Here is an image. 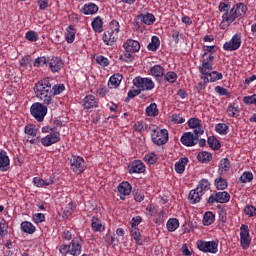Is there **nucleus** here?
Instances as JSON below:
<instances>
[{
    "instance_id": "obj_1",
    "label": "nucleus",
    "mask_w": 256,
    "mask_h": 256,
    "mask_svg": "<svg viewBox=\"0 0 256 256\" xmlns=\"http://www.w3.org/2000/svg\"><path fill=\"white\" fill-rule=\"evenodd\" d=\"M51 78H44L38 81L34 86V93L42 101L43 105H51L53 103V89L51 88Z\"/></svg>"
},
{
    "instance_id": "obj_2",
    "label": "nucleus",
    "mask_w": 256,
    "mask_h": 256,
    "mask_svg": "<svg viewBox=\"0 0 256 256\" xmlns=\"http://www.w3.org/2000/svg\"><path fill=\"white\" fill-rule=\"evenodd\" d=\"M247 13V6L243 3H239L234 5L230 10L225 12L222 15V23H226L227 25H231L235 21V19L239 17H243Z\"/></svg>"
},
{
    "instance_id": "obj_3",
    "label": "nucleus",
    "mask_w": 256,
    "mask_h": 256,
    "mask_svg": "<svg viewBox=\"0 0 256 256\" xmlns=\"http://www.w3.org/2000/svg\"><path fill=\"white\" fill-rule=\"evenodd\" d=\"M83 247V239L81 237L74 238L70 245L62 244L59 246V252L62 255H73V256H79L81 255V249Z\"/></svg>"
},
{
    "instance_id": "obj_4",
    "label": "nucleus",
    "mask_w": 256,
    "mask_h": 256,
    "mask_svg": "<svg viewBox=\"0 0 256 256\" xmlns=\"http://www.w3.org/2000/svg\"><path fill=\"white\" fill-rule=\"evenodd\" d=\"M149 131H151L152 141L155 145H165L169 141V131L167 129L159 130L155 126H149Z\"/></svg>"
},
{
    "instance_id": "obj_5",
    "label": "nucleus",
    "mask_w": 256,
    "mask_h": 256,
    "mask_svg": "<svg viewBox=\"0 0 256 256\" xmlns=\"http://www.w3.org/2000/svg\"><path fill=\"white\" fill-rule=\"evenodd\" d=\"M30 113L38 123H43L45 121V116L47 115V106L40 102H35L30 107Z\"/></svg>"
},
{
    "instance_id": "obj_6",
    "label": "nucleus",
    "mask_w": 256,
    "mask_h": 256,
    "mask_svg": "<svg viewBox=\"0 0 256 256\" xmlns=\"http://www.w3.org/2000/svg\"><path fill=\"white\" fill-rule=\"evenodd\" d=\"M133 85L140 91V93L141 91H152V89H155L153 80L149 78H141L139 76L133 80Z\"/></svg>"
},
{
    "instance_id": "obj_7",
    "label": "nucleus",
    "mask_w": 256,
    "mask_h": 256,
    "mask_svg": "<svg viewBox=\"0 0 256 256\" xmlns=\"http://www.w3.org/2000/svg\"><path fill=\"white\" fill-rule=\"evenodd\" d=\"M213 61H215V56L212 54L207 56V53H204L202 55V65L199 66V71L202 75L206 76L211 71H213Z\"/></svg>"
},
{
    "instance_id": "obj_8",
    "label": "nucleus",
    "mask_w": 256,
    "mask_h": 256,
    "mask_svg": "<svg viewBox=\"0 0 256 256\" xmlns=\"http://www.w3.org/2000/svg\"><path fill=\"white\" fill-rule=\"evenodd\" d=\"M70 169L77 175H81L85 169H87V164L83 157L80 156H72L70 159Z\"/></svg>"
},
{
    "instance_id": "obj_9",
    "label": "nucleus",
    "mask_w": 256,
    "mask_h": 256,
    "mask_svg": "<svg viewBox=\"0 0 256 256\" xmlns=\"http://www.w3.org/2000/svg\"><path fill=\"white\" fill-rule=\"evenodd\" d=\"M231 200V195L227 191L217 192L211 194L207 199L208 205H214V203H229Z\"/></svg>"
},
{
    "instance_id": "obj_10",
    "label": "nucleus",
    "mask_w": 256,
    "mask_h": 256,
    "mask_svg": "<svg viewBox=\"0 0 256 256\" xmlns=\"http://www.w3.org/2000/svg\"><path fill=\"white\" fill-rule=\"evenodd\" d=\"M61 141V134L59 132H55L51 129L45 137L40 139V143H42L43 147H51V145H55V143H59Z\"/></svg>"
},
{
    "instance_id": "obj_11",
    "label": "nucleus",
    "mask_w": 256,
    "mask_h": 256,
    "mask_svg": "<svg viewBox=\"0 0 256 256\" xmlns=\"http://www.w3.org/2000/svg\"><path fill=\"white\" fill-rule=\"evenodd\" d=\"M219 244L215 241H202L199 240L197 242V248L199 251H202L203 253H217Z\"/></svg>"
},
{
    "instance_id": "obj_12",
    "label": "nucleus",
    "mask_w": 256,
    "mask_h": 256,
    "mask_svg": "<svg viewBox=\"0 0 256 256\" xmlns=\"http://www.w3.org/2000/svg\"><path fill=\"white\" fill-rule=\"evenodd\" d=\"M201 135L193 134V132H185L181 137L182 145L185 147H195L197 141H199Z\"/></svg>"
},
{
    "instance_id": "obj_13",
    "label": "nucleus",
    "mask_w": 256,
    "mask_h": 256,
    "mask_svg": "<svg viewBox=\"0 0 256 256\" xmlns=\"http://www.w3.org/2000/svg\"><path fill=\"white\" fill-rule=\"evenodd\" d=\"M241 47V34H235L230 41L224 43V51H237Z\"/></svg>"
},
{
    "instance_id": "obj_14",
    "label": "nucleus",
    "mask_w": 256,
    "mask_h": 256,
    "mask_svg": "<svg viewBox=\"0 0 256 256\" xmlns=\"http://www.w3.org/2000/svg\"><path fill=\"white\" fill-rule=\"evenodd\" d=\"M240 243L243 249H248L251 245V239H249V226L243 224L240 228Z\"/></svg>"
},
{
    "instance_id": "obj_15",
    "label": "nucleus",
    "mask_w": 256,
    "mask_h": 256,
    "mask_svg": "<svg viewBox=\"0 0 256 256\" xmlns=\"http://www.w3.org/2000/svg\"><path fill=\"white\" fill-rule=\"evenodd\" d=\"M123 48L125 49L126 53H138L141 49V44L137 40L128 39L123 44Z\"/></svg>"
},
{
    "instance_id": "obj_16",
    "label": "nucleus",
    "mask_w": 256,
    "mask_h": 256,
    "mask_svg": "<svg viewBox=\"0 0 256 256\" xmlns=\"http://www.w3.org/2000/svg\"><path fill=\"white\" fill-rule=\"evenodd\" d=\"M188 126L190 129H194V135H203L205 130H203V125H201V120L199 118H190L188 120Z\"/></svg>"
},
{
    "instance_id": "obj_17",
    "label": "nucleus",
    "mask_w": 256,
    "mask_h": 256,
    "mask_svg": "<svg viewBox=\"0 0 256 256\" xmlns=\"http://www.w3.org/2000/svg\"><path fill=\"white\" fill-rule=\"evenodd\" d=\"M201 79H203L204 83H215L223 79V74L218 71H211L206 76H201Z\"/></svg>"
},
{
    "instance_id": "obj_18",
    "label": "nucleus",
    "mask_w": 256,
    "mask_h": 256,
    "mask_svg": "<svg viewBox=\"0 0 256 256\" xmlns=\"http://www.w3.org/2000/svg\"><path fill=\"white\" fill-rule=\"evenodd\" d=\"M11 169V160L5 150L0 151V171H9Z\"/></svg>"
},
{
    "instance_id": "obj_19",
    "label": "nucleus",
    "mask_w": 256,
    "mask_h": 256,
    "mask_svg": "<svg viewBox=\"0 0 256 256\" xmlns=\"http://www.w3.org/2000/svg\"><path fill=\"white\" fill-rule=\"evenodd\" d=\"M48 65L52 73H59V71L63 69V61L58 57H53L50 60H48Z\"/></svg>"
},
{
    "instance_id": "obj_20",
    "label": "nucleus",
    "mask_w": 256,
    "mask_h": 256,
    "mask_svg": "<svg viewBox=\"0 0 256 256\" xmlns=\"http://www.w3.org/2000/svg\"><path fill=\"white\" fill-rule=\"evenodd\" d=\"M118 39L117 33L111 30H106L103 34V42L105 45L112 46Z\"/></svg>"
},
{
    "instance_id": "obj_21",
    "label": "nucleus",
    "mask_w": 256,
    "mask_h": 256,
    "mask_svg": "<svg viewBox=\"0 0 256 256\" xmlns=\"http://www.w3.org/2000/svg\"><path fill=\"white\" fill-rule=\"evenodd\" d=\"M97 11H99V6L93 2L86 3L81 9V13L84 15H95Z\"/></svg>"
},
{
    "instance_id": "obj_22",
    "label": "nucleus",
    "mask_w": 256,
    "mask_h": 256,
    "mask_svg": "<svg viewBox=\"0 0 256 256\" xmlns=\"http://www.w3.org/2000/svg\"><path fill=\"white\" fill-rule=\"evenodd\" d=\"M99 101L95 96L88 95L83 100L84 109H93V107H97Z\"/></svg>"
},
{
    "instance_id": "obj_23",
    "label": "nucleus",
    "mask_w": 256,
    "mask_h": 256,
    "mask_svg": "<svg viewBox=\"0 0 256 256\" xmlns=\"http://www.w3.org/2000/svg\"><path fill=\"white\" fill-rule=\"evenodd\" d=\"M121 81H123V76L120 74H114L110 77L108 81V87L110 89H117V87L121 85Z\"/></svg>"
},
{
    "instance_id": "obj_24",
    "label": "nucleus",
    "mask_w": 256,
    "mask_h": 256,
    "mask_svg": "<svg viewBox=\"0 0 256 256\" xmlns=\"http://www.w3.org/2000/svg\"><path fill=\"white\" fill-rule=\"evenodd\" d=\"M129 173H145V164L141 160H135L131 164Z\"/></svg>"
},
{
    "instance_id": "obj_25",
    "label": "nucleus",
    "mask_w": 256,
    "mask_h": 256,
    "mask_svg": "<svg viewBox=\"0 0 256 256\" xmlns=\"http://www.w3.org/2000/svg\"><path fill=\"white\" fill-rule=\"evenodd\" d=\"M53 183L54 181L52 178L45 179V180H43V178L41 177L33 178V184L35 185V187H49V185H53Z\"/></svg>"
},
{
    "instance_id": "obj_26",
    "label": "nucleus",
    "mask_w": 256,
    "mask_h": 256,
    "mask_svg": "<svg viewBox=\"0 0 256 256\" xmlns=\"http://www.w3.org/2000/svg\"><path fill=\"white\" fill-rule=\"evenodd\" d=\"M130 235L134 239L136 245H143V236L139 228H130Z\"/></svg>"
},
{
    "instance_id": "obj_27",
    "label": "nucleus",
    "mask_w": 256,
    "mask_h": 256,
    "mask_svg": "<svg viewBox=\"0 0 256 256\" xmlns=\"http://www.w3.org/2000/svg\"><path fill=\"white\" fill-rule=\"evenodd\" d=\"M189 163L187 157L180 158L178 162L175 163V171L180 175L185 172V166Z\"/></svg>"
},
{
    "instance_id": "obj_28",
    "label": "nucleus",
    "mask_w": 256,
    "mask_h": 256,
    "mask_svg": "<svg viewBox=\"0 0 256 256\" xmlns=\"http://www.w3.org/2000/svg\"><path fill=\"white\" fill-rule=\"evenodd\" d=\"M92 231H95L96 233H101V231H105V226L103 225V222L97 217H92Z\"/></svg>"
},
{
    "instance_id": "obj_29",
    "label": "nucleus",
    "mask_w": 256,
    "mask_h": 256,
    "mask_svg": "<svg viewBox=\"0 0 256 256\" xmlns=\"http://www.w3.org/2000/svg\"><path fill=\"white\" fill-rule=\"evenodd\" d=\"M91 25L95 33H103V19L100 16L95 17Z\"/></svg>"
},
{
    "instance_id": "obj_30",
    "label": "nucleus",
    "mask_w": 256,
    "mask_h": 256,
    "mask_svg": "<svg viewBox=\"0 0 256 256\" xmlns=\"http://www.w3.org/2000/svg\"><path fill=\"white\" fill-rule=\"evenodd\" d=\"M211 189V183L207 179L200 180L198 186L196 187V190L199 191L200 194L207 193Z\"/></svg>"
},
{
    "instance_id": "obj_31",
    "label": "nucleus",
    "mask_w": 256,
    "mask_h": 256,
    "mask_svg": "<svg viewBox=\"0 0 256 256\" xmlns=\"http://www.w3.org/2000/svg\"><path fill=\"white\" fill-rule=\"evenodd\" d=\"M77 33V30H75L74 25H69L66 29V35H65V40L67 43H73L75 41V35Z\"/></svg>"
},
{
    "instance_id": "obj_32",
    "label": "nucleus",
    "mask_w": 256,
    "mask_h": 256,
    "mask_svg": "<svg viewBox=\"0 0 256 256\" xmlns=\"http://www.w3.org/2000/svg\"><path fill=\"white\" fill-rule=\"evenodd\" d=\"M36 229L37 228L35 227V225H33V223L29 221H24L21 223V231H23V233H28V235H33Z\"/></svg>"
},
{
    "instance_id": "obj_33",
    "label": "nucleus",
    "mask_w": 256,
    "mask_h": 256,
    "mask_svg": "<svg viewBox=\"0 0 256 256\" xmlns=\"http://www.w3.org/2000/svg\"><path fill=\"white\" fill-rule=\"evenodd\" d=\"M150 73L155 77V79H159V77H163V75H165V68L161 65H154L150 69Z\"/></svg>"
},
{
    "instance_id": "obj_34",
    "label": "nucleus",
    "mask_w": 256,
    "mask_h": 256,
    "mask_svg": "<svg viewBox=\"0 0 256 256\" xmlns=\"http://www.w3.org/2000/svg\"><path fill=\"white\" fill-rule=\"evenodd\" d=\"M131 184H129V182H122L119 184L118 186V192L120 195H131Z\"/></svg>"
},
{
    "instance_id": "obj_35",
    "label": "nucleus",
    "mask_w": 256,
    "mask_h": 256,
    "mask_svg": "<svg viewBox=\"0 0 256 256\" xmlns=\"http://www.w3.org/2000/svg\"><path fill=\"white\" fill-rule=\"evenodd\" d=\"M201 197H203V194H200L199 190H197L196 188L190 191L188 199L190 200V203L195 205L196 203H199V201H201Z\"/></svg>"
},
{
    "instance_id": "obj_36",
    "label": "nucleus",
    "mask_w": 256,
    "mask_h": 256,
    "mask_svg": "<svg viewBox=\"0 0 256 256\" xmlns=\"http://www.w3.org/2000/svg\"><path fill=\"white\" fill-rule=\"evenodd\" d=\"M231 169V161H229L227 158H223L220 160L219 163V173L220 175H223V173H227Z\"/></svg>"
},
{
    "instance_id": "obj_37",
    "label": "nucleus",
    "mask_w": 256,
    "mask_h": 256,
    "mask_svg": "<svg viewBox=\"0 0 256 256\" xmlns=\"http://www.w3.org/2000/svg\"><path fill=\"white\" fill-rule=\"evenodd\" d=\"M203 225H205L206 227H209V225H213L214 221H215V214H213V212L208 211L204 214L203 216Z\"/></svg>"
},
{
    "instance_id": "obj_38",
    "label": "nucleus",
    "mask_w": 256,
    "mask_h": 256,
    "mask_svg": "<svg viewBox=\"0 0 256 256\" xmlns=\"http://www.w3.org/2000/svg\"><path fill=\"white\" fill-rule=\"evenodd\" d=\"M160 45H161V41L159 40V37L153 36L151 38V42L147 46V49L148 51H157Z\"/></svg>"
},
{
    "instance_id": "obj_39",
    "label": "nucleus",
    "mask_w": 256,
    "mask_h": 256,
    "mask_svg": "<svg viewBox=\"0 0 256 256\" xmlns=\"http://www.w3.org/2000/svg\"><path fill=\"white\" fill-rule=\"evenodd\" d=\"M227 113H228L229 117H234V118L239 117V113H240L239 105L230 104L227 108Z\"/></svg>"
},
{
    "instance_id": "obj_40",
    "label": "nucleus",
    "mask_w": 256,
    "mask_h": 256,
    "mask_svg": "<svg viewBox=\"0 0 256 256\" xmlns=\"http://www.w3.org/2000/svg\"><path fill=\"white\" fill-rule=\"evenodd\" d=\"M146 114L148 115V117H157V115H159V109L157 108V104L151 103L146 108Z\"/></svg>"
},
{
    "instance_id": "obj_41",
    "label": "nucleus",
    "mask_w": 256,
    "mask_h": 256,
    "mask_svg": "<svg viewBox=\"0 0 256 256\" xmlns=\"http://www.w3.org/2000/svg\"><path fill=\"white\" fill-rule=\"evenodd\" d=\"M197 159L200 163H209V161H211V159H213V155L209 152H200L197 155Z\"/></svg>"
},
{
    "instance_id": "obj_42",
    "label": "nucleus",
    "mask_w": 256,
    "mask_h": 256,
    "mask_svg": "<svg viewBox=\"0 0 256 256\" xmlns=\"http://www.w3.org/2000/svg\"><path fill=\"white\" fill-rule=\"evenodd\" d=\"M167 229L170 232L177 231L179 229V220L177 218H171L167 222Z\"/></svg>"
},
{
    "instance_id": "obj_43",
    "label": "nucleus",
    "mask_w": 256,
    "mask_h": 256,
    "mask_svg": "<svg viewBox=\"0 0 256 256\" xmlns=\"http://www.w3.org/2000/svg\"><path fill=\"white\" fill-rule=\"evenodd\" d=\"M51 89H52V98L55 97V95H61L63 91H65V84H55L51 83Z\"/></svg>"
},
{
    "instance_id": "obj_44",
    "label": "nucleus",
    "mask_w": 256,
    "mask_h": 256,
    "mask_svg": "<svg viewBox=\"0 0 256 256\" xmlns=\"http://www.w3.org/2000/svg\"><path fill=\"white\" fill-rule=\"evenodd\" d=\"M140 19L142 23H144L145 25H153V23H155V15L151 13H147L146 15H141Z\"/></svg>"
},
{
    "instance_id": "obj_45",
    "label": "nucleus",
    "mask_w": 256,
    "mask_h": 256,
    "mask_svg": "<svg viewBox=\"0 0 256 256\" xmlns=\"http://www.w3.org/2000/svg\"><path fill=\"white\" fill-rule=\"evenodd\" d=\"M208 145L211 149H214V151L221 149V142L214 136L208 138Z\"/></svg>"
},
{
    "instance_id": "obj_46",
    "label": "nucleus",
    "mask_w": 256,
    "mask_h": 256,
    "mask_svg": "<svg viewBox=\"0 0 256 256\" xmlns=\"http://www.w3.org/2000/svg\"><path fill=\"white\" fill-rule=\"evenodd\" d=\"M215 186L220 191H223L224 189H227V187H228L227 180H225L222 177L216 178L215 179Z\"/></svg>"
},
{
    "instance_id": "obj_47",
    "label": "nucleus",
    "mask_w": 256,
    "mask_h": 256,
    "mask_svg": "<svg viewBox=\"0 0 256 256\" xmlns=\"http://www.w3.org/2000/svg\"><path fill=\"white\" fill-rule=\"evenodd\" d=\"M216 133H219V135H227L229 133V126L227 124L219 123L215 127Z\"/></svg>"
},
{
    "instance_id": "obj_48",
    "label": "nucleus",
    "mask_w": 256,
    "mask_h": 256,
    "mask_svg": "<svg viewBox=\"0 0 256 256\" xmlns=\"http://www.w3.org/2000/svg\"><path fill=\"white\" fill-rule=\"evenodd\" d=\"M7 229H9L7 221L0 217V237H4V235H7Z\"/></svg>"
},
{
    "instance_id": "obj_49",
    "label": "nucleus",
    "mask_w": 256,
    "mask_h": 256,
    "mask_svg": "<svg viewBox=\"0 0 256 256\" xmlns=\"http://www.w3.org/2000/svg\"><path fill=\"white\" fill-rule=\"evenodd\" d=\"M241 183H251L253 181V173L251 172H244L241 177L239 178Z\"/></svg>"
},
{
    "instance_id": "obj_50",
    "label": "nucleus",
    "mask_w": 256,
    "mask_h": 256,
    "mask_svg": "<svg viewBox=\"0 0 256 256\" xmlns=\"http://www.w3.org/2000/svg\"><path fill=\"white\" fill-rule=\"evenodd\" d=\"M25 38L27 39V41H31L32 43H35V41L39 39V35L37 34V32L30 30L25 34Z\"/></svg>"
},
{
    "instance_id": "obj_51",
    "label": "nucleus",
    "mask_w": 256,
    "mask_h": 256,
    "mask_svg": "<svg viewBox=\"0 0 256 256\" xmlns=\"http://www.w3.org/2000/svg\"><path fill=\"white\" fill-rule=\"evenodd\" d=\"M137 95H141V90H139V88L136 90H130L125 98V103H129V101H131V99H135Z\"/></svg>"
},
{
    "instance_id": "obj_52",
    "label": "nucleus",
    "mask_w": 256,
    "mask_h": 256,
    "mask_svg": "<svg viewBox=\"0 0 256 256\" xmlns=\"http://www.w3.org/2000/svg\"><path fill=\"white\" fill-rule=\"evenodd\" d=\"M24 133L26 135H30L31 137H36L37 136V129L33 127V125L28 124L24 128Z\"/></svg>"
},
{
    "instance_id": "obj_53",
    "label": "nucleus",
    "mask_w": 256,
    "mask_h": 256,
    "mask_svg": "<svg viewBox=\"0 0 256 256\" xmlns=\"http://www.w3.org/2000/svg\"><path fill=\"white\" fill-rule=\"evenodd\" d=\"M144 160L149 165H155L157 163V155L155 153L146 154Z\"/></svg>"
},
{
    "instance_id": "obj_54",
    "label": "nucleus",
    "mask_w": 256,
    "mask_h": 256,
    "mask_svg": "<svg viewBox=\"0 0 256 256\" xmlns=\"http://www.w3.org/2000/svg\"><path fill=\"white\" fill-rule=\"evenodd\" d=\"M73 211H75V204L70 202L64 208V215H66V217H70V215H73Z\"/></svg>"
},
{
    "instance_id": "obj_55",
    "label": "nucleus",
    "mask_w": 256,
    "mask_h": 256,
    "mask_svg": "<svg viewBox=\"0 0 256 256\" xmlns=\"http://www.w3.org/2000/svg\"><path fill=\"white\" fill-rule=\"evenodd\" d=\"M165 81H168V83H175L177 81V73L173 71H169L165 75Z\"/></svg>"
},
{
    "instance_id": "obj_56",
    "label": "nucleus",
    "mask_w": 256,
    "mask_h": 256,
    "mask_svg": "<svg viewBox=\"0 0 256 256\" xmlns=\"http://www.w3.org/2000/svg\"><path fill=\"white\" fill-rule=\"evenodd\" d=\"M135 131H138V133H143L144 131H147L148 126L146 123L143 122H136L134 125Z\"/></svg>"
},
{
    "instance_id": "obj_57",
    "label": "nucleus",
    "mask_w": 256,
    "mask_h": 256,
    "mask_svg": "<svg viewBox=\"0 0 256 256\" xmlns=\"http://www.w3.org/2000/svg\"><path fill=\"white\" fill-rule=\"evenodd\" d=\"M119 22L117 20H112L109 25L108 31H112L113 33H119Z\"/></svg>"
},
{
    "instance_id": "obj_58",
    "label": "nucleus",
    "mask_w": 256,
    "mask_h": 256,
    "mask_svg": "<svg viewBox=\"0 0 256 256\" xmlns=\"http://www.w3.org/2000/svg\"><path fill=\"white\" fill-rule=\"evenodd\" d=\"M48 61L49 60H47V58H45V56L38 57L35 59L34 67H43V65H46V63H48Z\"/></svg>"
},
{
    "instance_id": "obj_59",
    "label": "nucleus",
    "mask_w": 256,
    "mask_h": 256,
    "mask_svg": "<svg viewBox=\"0 0 256 256\" xmlns=\"http://www.w3.org/2000/svg\"><path fill=\"white\" fill-rule=\"evenodd\" d=\"M96 63H98V65H101L102 67H107L109 65V59L100 55L96 57Z\"/></svg>"
},
{
    "instance_id": "obj_60",
    "label": "nucleus",
    "mask_w": 256,
    "mask_h": 256,
    "mask_svg": "<svg viewBox=\"0 0 256 256\" xmlns=\"http://www.w3.org/2000/svg\"><path fill=\"white\" fill-rule=\"evenodd\" d=\"M245 215H248V217H255L256 215V208L253 206H246L244 209Z\"/></svg>"
},
{
    "instance_id": "obj_61",
    "label": "nucleus",
    "mask_w": 256,
    "mask_h": 256,
    "mask_svg": "<svg viewBox=\"0 0 256 256\" xmlns=\"http://www.w3.org/2000/svg\"><path fill=\"white\" fill-rule=\"evenodd\" d=\"M109 93V89L106 88L105 85L101 84L97 89V94L99 97H105Z\"/></svg>"
},
{
    "instance_id": "obj_62",
    "label": "nucleus",
    "mask_w": 256,
    "mask_h": 256,
    "mask_svg": "<svg viewBox=\"0 0 256 256\" xmlns=\"http://www.w3.org/2000/svg\"><path fill=\"white\" fill-rule=\"evenodd\" d=\"M34 223H43L45 221V214L43 213H36L32 217Z\"/></svg>"
},
{
    "instance_id": "obj_63",
    "label": "nucleus",
    "mask_w": 256,
    "mask_h": 256,
    "mask_svg": "<svg viewBox=\"0 0 256 256\" xmlns=\"http://www.w3.org/2000/svg\"><path fill=\"white\" fill-rule=\"evenodd\" d=\"M215 91L218 93V95H221V96L225 95L226 97H229V90H227L224 87L216 86Z\"/></svg>"
},
{
    "instance_id": "obj_64",
    "label": "nucleus",
    "mask_w": 256,
    "mask_h": 256,
    "mask_svg": "<svg viewBox=\"0 0 256 256\" xmlns=\"http://www.w3.org/2000/svg\"><path fill=\"white\" fill-rule=\"evenodd\" d=\"M105 242L107 243V245H113V243H115V234H106Z\"/></svg>"
}]
</instances>
